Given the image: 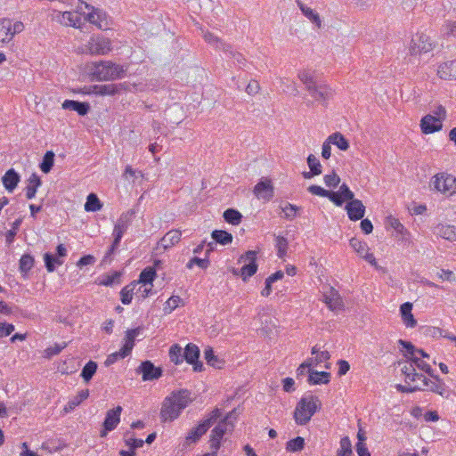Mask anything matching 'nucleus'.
I'll return each instance as SVG.
<instances>
[{"label":"nucleus","mask_w":456,"mask_h":456,"mask_svg":"<svg viewBox=\"0 0 456 456\" xmlns=\"http://www.w3.org/2000/svg\"><path fill=\"white\" fill-rule=\"evenodd\" d=\"M298 79L305 86L309 95L322 104L332 97L331 88L324 82L318 80L314 74L309 70H300L297 74Z\"/></svg>","instance_id":"obj_1"},{"label":"nucleus","mask_w":456,"mask_h":456,"mask_svg":"<svg viewBox=\"0 0 456 456\" xmlns=\"http://www.w3.org/2000/svg\"><path fill=\"white\" fill-rule=\"evenodd\" d=\"M191 393L183 389L178 392H173L167 397L162 404L160 417L163 421H172L177 419L181 411L187 407L191 402Z\"/></svg>","instance_id":"obj_2"},{"label":"nucleus","mask_w":456,"mask_h":456,"mask_svg":"<svg viewBox=\"0 0 456 456\" xmlns=\"http://www.w3.org/2000/svg\"><path fill=\"white\" fill-rule=\"evenodd\" d=\"M126 67L110 61H101L92 64L90 75L96 81L117 80L125 77Z\"/></svg>","instance_id":"obj_3"},{"label":"nucleus","mask_w":456,"mask_h":456,"mask_svg":"<svg viewBox=\"0 0 456 456\" xmlns=\"http://www.w3.org/2000/svg\"><path fill=\"white\" fill-rule=\"evenodd\" d=\"M322 407L320 399L313 395L301 397L294 411V419L297 425L305 426Z\"/></svg>","instance_id":"obj_4"},{"label":"nucleus","mask_w":456,"mask_h":456,"mask_svg":"<svg viewBox=\"0 0 456 456\" xmlns=\"http://www.w3.org/2000/svg\"><path fill=\"white\" fill-rule=\"evenodd\" d=\"M135 216V210L129 209L126 212H124L120 215L119 218L118 219L114 229L112 235L114 237V240L106 253L104 258H107L110 256L113 252L118 249L120 244V240L124 235V233L126 232L130 224H132V220Z\"/></svg>","instance_id":"obj_5"},{"label":"nucleus","mask_w":456,"mask_h":456,"mask_svg":"<svg viewBox=\"0 0 456 456\" xmlns=\"http://www.w3.org/2000/svg\"><path fill=\"white\" fill-rule=\"evenodd\" d=\"M222 416L220 409L216 408L210 411L206 418L195 428H191L187 434L185 440L188 444L196 443L206 434L208 428Z\"/></svg>","instance_id":"obj_6"},{"label":"nucleus","mask_w":456,"mask_h":456,"mask_svg":"<svg viewBox=\"0 0 456 456\" xmlns=\"http://www.w3.org/2000/svg\"><path fill=\"white\" fill-rule=\"evenodd\" d=\"M82 52L91 55H105L112 49L111 41L103 36H93L82 45Z\"/></svg>","instance_id":"obj_7"},{"label":"nucleus","mask_w":456,"mask_h":456,"mask_svg":"<svg viewBox=\"0 0 456 456\" xmlns=\"http://www.w3.org/2000/svg\"><path fill=\"white\" fill-rule=\"evenodd\" d=\"M434 189L445 195L456 193V177L447 173H439L433 177Z\"/></svg>","instance_id":"obj_8"},{"label":"nucleus","mask_w":456,"mask_h":456,"mask_svg":"<svg viewBox=\"0 0 456 456\" xmlns=\"http://www.w3.org/2000/svg\"><path fill=\"white\" fill-rule=\"evenodd\" d=\"M433 46V42L428 36L417 33L411 39L409 51L411 55H417L432 51Z\"/></svg>","instance_id":"obj_9"},{"label":"nucleus","mask_w":456,"mask_h":456,"mask_svg":"<svg viewBox=\"0 0 456 456\" xmlns=\"http://www.w3.org/2000/svg\"><path fill=\"white\" fill-rule=\"evenodd\" d=\"M233 428V423L223 419L211 431L210 436V448L218 451L220 448V442L224 435Z\"/></svg>","instance_id":"obj_10"},{"label":"nucleus","mask_w":456,"mask_h":456,"mask_svg":"<svg viewBox=\"0 0 456 456\" xmlns=\"http://www.w3.org/2000/svg\"><path fill=\"white\" fill-rule=\"evenodd\" d=\"M350 247L357 253V255L370 263L371 265L376 266L377 261L372 253L370 252V248L367 243L360 240L357 238H352L349 241Z\"/></svg>","instance_id":"obj_11"},{"label":"nucleus","mask_w":456,"mask_h":456,"mask_svg":"<svg viewBox=\"0 0 456 456\" xmlns=\"http://www.w3.org/2000/svg\"><path fill=\"white\" fill-rule=\"evenodd\" d=\"M81 4H84L85 8L90 11L87 14H85V20L97 26L101 29H102L104 27L108 25L106 21L105 12H103L100 9H95L94 7L87 4L86 3H81Z\"/></svg>","instance_id":"obj_12"},{"label":"nucleus","mask_w":456,"mask_h":456,"mask_svg":"<svg viewBox=\"0 0 456 456\" xmlns=\"http://www.w3.org/2000/svg\"><path fill=\"white\" fill-rule=\"evenodd\" d=\"M53 20L64 26L79 28L81 25V14L78 12H58Z\"/></svg>","instance_id":"obj_13"},{"label":"nucleus","mask_w":456,"mask_h":456,"mask_svg":"<svg viewBox=\"0 0 456 456\" xmlns=\"http://www.w3.org/2000/svg\"><path fill=\"white\" fill-rule=\"evenodd\" d=\"M122 411L121 406H117L114 409L109 410L103 422L104 429L101 431V436H105L108 432L116 428L120 421V414Z\"/></svg>","instance_id":"obj_14"},{"label":"nucleus","mask_w":456,"mask_h":456,"mask_svg":"<svg viewBox=\"0 0 456 456\" xmlns=\"http://www.w3.org/2000/svg\"><path fill=\"white\" fill-rule=\"evenodd\" d=\"M253 192L259 200L269 201L273 197L274 189L270 179L265 178L259 181L254 187Z\"/></svg>","instance_id":"obj_15"},{"label":"nucleus","mask_w":456,"mask_h":456,"mask_svg":"<svg viewBox=\"0 0 456 456\" xmlns=\"http://www.w3.org/2000/svg\"><path fill=\"white\" fill-rule=\"evenodd\" d=\"M136 371L142 373L143 381L158 379L162 375V370L155 367L151 361L142 362Z\"/></svg>","instance_id":"obj_16"},{"label":"nucleus","mask_w":456,"mask_h":456,"mask_svg":"<svg viewBox=\"0 0 456 456\" xmlns=\"http://www.w3.org/2000/svg\"><path fill=\"white\" fill-rule=\"evenodd\" d=\"M443 127V122L439 118L431 114L424 116L420 120V128L422 133L428 134L440 131Z\"/></svg>","instance_id":"obj_17"},{"label":"nucleus","mask_w":456,"mask_h":456,"mask_svg":"<svg viewBox=\"0 0 456 456\" xmlns=\"http://www.w3.org/2000/svg\"><path fill=\"white\" fill-rule=\"evenodd\" d=\"M323 301L331 311H341L345 306L340 294L333 288L323 294Z\"/></svg>","instance_id":"obj_18"},{"label":"nucleus","mask_w":456,"mask_h":456,"mask_svg":"<svg viewBox=\"0 0 456 456\" xmlns=\"http://www.w3.org/2000/svg\"><path fill=\"white\" fill-rule=\"evenodd\" d=\"M346 210L351 221L361 220L365 215V206L357 199L349 201L346 205Z\"/></svg>","instance_id":"obj_19"},{"label":"nucleus","mask_w":456,"mask_h":456,"mask_svg":"<svg viewBox=\"0 0 456 456\" xmlns=\"http://www.w3.org/2000/svg\"><path fill=\"white\" fill-rule=\"evenodd\" d=\"M434 234L450 241L456 240V226L446 224H438L434 227Z\"/></svg>","instance_id":"obj_20"},{"label":"nucleus","mask_w":456,"mask_h":456,"mask_svg":"<svg viewBox=\"0 0 456 456\" xmlns=\"http://www.w3.org/2000/svg\"><path fill=\"white\" fill-rule=\"evenodd\" d=\"M437 75L444 80L456 79V60L445 61L439 65Z\"/></svg>","instance_id":"obj_21"},{"label":"nucleus","mask_w":456,"mask_h":456,"mask_svg":"<svg viewBox=\"0 0 456 456\" xmlns=\"http://www.w3.org/2000/svg\"><path fill=\"white\" fill-rule=\"evenodd\" d=\"M432 378L434 380L429 379L428 387H427L426 389L436 393L442 396L448 397L450 391L443 379H440L437 375H434Z\"/></svg>","instance_id":"obj_22"},{"label":"nucleus","mask_w":456,"mask_h":456,"mask_svg":"<svg viewBox=\"0 0 456 456\" xmlns=\"http://www.w3.org/2000/svg\"><path fill=\"white\" fill-rule=\"evenodd\" d=\"M62 109L74 110L80 116H85L90 110L88 102H81L74 100H65L61 104Z\"/></svg>","instance_id":"obj_23"},{"label":"nucleus","mask_w":456,"mask_h":456,"mask_svg":"<svg viewBox=\"0 0 456 456\" xmlns=\"http://www.w3.org/2000/svg\"><path fill=\"white\" fill-rule=\"evenodd\" d=\"M20 180V175L13 168L7 170L2 177V183L9 192H12L17 187Z\"/></svg>","instance_id":"obj_24"},{"label":"nucleus","mask_w":456,"mask_h":456,"mask_svg":"<svg viewBox=\"0 0 456 456\" xmlns=\"http://www.w3.org/2000/svg\"><path fill=\"white\" fill-rule=\"evenodd\" d=\"M411 310L412 304L410 302L403 303L400 306V313L403 322L406 327L414 328L417 325V321L415 320L413 314H411Z\"/></svg>","instance_id":"obj_25"},{"label":"nucleus","mask_w":456,"mask_h":456,"mask_svg":"<svg viewBox=\"0 0 456 456\" xmlns=\"http://www.w3.org/2000/svg\"><path fill=\"white\" fill-rule=\"evenodd\" d=\"M141 332H142V328H140V327L126 330V336H125V343L122 346L123 354H131V352L134 348V339L138 335L141 334Z\"/></svg>","instance_id":"obj_26"},{"label":"nucleus","mask_w":456,"mask_h":456,"mask_svg":"<svg viewBox=\"0 0 456 456\" xmlns=\"http://www.w3.org/2000/svg\"><path fill=\"white\" fill-rule=\"evenodd\" d=\"M181 236V231L171 230L162 237L160 240V244L164 248H171L180 241Z\"/></svg>","instance_id":"obj_27"},{"label":"nucleus","mask_w":456,"mask_h":456,"mask_svg":"<svg viewBox=\"0 0 456 456\" xmlns=\"http://www.w3.org/2000/svg\"><path fill=\"white\" fill-rule=\"evenodd\" d=\"M309 375L307 381L311 385L328 384L330 382V374L326 371L308 370Z\"/></svg>","instance_id":"obj_28"},{"label":"nucleus","mask_w":456,"mask_h":456,"mask_svg":"<svg viewBox=\"0 0 456 456\" xmlns=\"http://www.w3.org/2000/svg\"><path fill=\"white\" fill-rule=\"evenodd\" d=\"M204 40L217 50L228 51L229 45L209 31H202Z\"/></svg>","instance_id":"obj_29"},{"label":"nucleus","mask_w":456,"mask_h":456,"mask_svg":"<svg viewBox=\"0 0 456 456\" xmlns=\"http://www.w3.org/2000/svg\"><path fill=\"white\" fill-rule=\"evenodd\" d=\"M89 396V390L83 389L80 390L77 395L69 399L67 404L64 406V411L66 413L70 412L76 407H77L83 401H85Z\"/></svg>","instance_id":"obj_30"},{"label":"nucleus","mask_w":456,"mask_h":456,"mask_svg":"<svg viewBox=\"0 0 456 456\" xmlns=\"http://www.w3.org/2000/svg\"><path fill=\"white\" fill-rule=\"evenodd\" d=\"M41 185V179L36 174L33 173L28 178V184L26 187V197L28 200L33 199L36 196L37 188Z\"/></svg>","instance_id":"obj_31"},{"label":"nucleus","mask_w":456,"mask_h":456,"mask_svg":"<svg viewBox=\"0 0 456 456\" xmlns=\"http://www.w3.org/2000/svg\"><path fill=\"white\" fill-rule=\"evenodd\" d=\"M404 382L411 385L419 384V387H428L429 379L421 373H418L417 371L408 374L407 377L404 378Z\"/></svg>","instance_id":"obj_32"},{"label":"nucleus","mask_w":456,"mask_h":456,"mask_svg":"<svg viewBox=\"0 0 456 456\" xmlns=\"http://www.w3.org/2000/svg\"><path fill=\"white\" fill-rule=\"evenodd\" d=\"M123 87L122 84L115 85V84H107V85H100L95 86L94 90L95 94L101 95H115L119 93V90Z\"/></svg>","instance_id":"obj_33"},{"label":"nucleus","mask_w":456,"mask_h":456,"mask_svg":"<svg viewBox=\"0 0 456 456\" xmlns=\"http://www.w3.org/2000/svg\"><path fill=\"white\" fill-rule=\"evenodd\" d=\"M298 6L303 14L307 19H309L313 23H314L318 28L322 27V20L320 18V15L314 10L300 2H298Z\"/></svg>","instance_id":"obj_34"},{"label":"nucleus","mask_w":456,"mask_h":456,"mask_svg":"<svg viewBox=\"0 0 456 456\" xmlns=\"http://www.w3.org/2000/svg\"><path fill=\"white\" fill-rule=\"evenodd\" d=\"M156 277V270L153 267H146L142 271L139 276V280L136 281L138 285L140 283L143 284V286L152 285V282Z\"/></svg>","instance_id":"obj_35"},{"label":"nucleus","mask_w":456,"mask_h":456,"mask_svg":"<svg viewBox=\"0 0 456 456\" xmlns=\"http://www.w3.org/2000/svg\"><path fill=\"white\" fill-rule=\"evenodd\" d=\"M200 357V349L194 344H188L183 351V359L188 363H194Z\"/></svg>","instance_id":"obj_36"},{"label":"nucleus","mask_w":456,"mask_h":456,"mask_svg":"<svg viewBox=\"0 0 456 456\" xmlns=\"http://www.w3.org/2000/svg\"><path fill=\"white\" fill-rule=\"evenodd\" d=\"M137 286L138 282L133 281L121 289L120 299L124 305H129L132 302L133 295Z\"/></svg>","instance_id":"obj_37"},{"label":"nucleus","mask_w":456,"mask_h":456,"mask_svg":"<svg viewBox=\"0 0 456 456\" xmlns=\"http://www.w3.org/2000/svg\"><path fill=\"white\" fill-rule=\"evenodd\" d=\"M0 35L4 36L0 41L2 43L10 42L12 38V21L9 19H3L0 20Z\"/></svg>","instance_id":"obj_38"},{"label":"nucleus","mask_w":456,"mask_h":456,"mask_svg":"<svg viewBox=\"0 0 456 456\" xmlns=\"http://www.w3.org/2000/svg\"><path fill=\"white\" fill-rule=\"evenodd\" d=\"M329 143L336 145L341 151H346L349 148L348 141L340 133H334L328 137Z\"/></svg>","instance_id":"obj_39"},{"label":"nucleus","mask_w":456,"mask_h":456,"mask_svg":"<svg viewBox=\"0 0 456 456\" xmlns=\"http://www.w3.org/2000/svg\"><path fill=\"white\" fill-rule=\"evenodd\" d=\"M102 208V204L101 203L97 195L94 193H90L86 198L85 210L88 212H96L99 211Z\"/></svg>","instance_id":"obj_40"},{"label":"nucleus","mask_w":456,"mask_h":456,"mask_svg":"<svg viewBox=\"0 0 456 456\" xmlns=\"http://www.w3.org/2000/svg\"><path fill=\"white\" fill-rule=\"evenodd\" d=\"M212 239L221 245H227L232 241V235L226 231L215 230L212 232Z\"/></svg>","instance_id":"obj_41"},{"label":"nucleus","mask_w":456,"mask_h":456,"mask_svg":"<svg viewBox=\"0 0 456 456\" xmlns=\"http://www.w3.org/2000/svg\"><path fill=\"white\" fill-rule=\"evenodd\" d=\"M54 153L52 151H48L43 157V160L40 163V169L43 173L48 174L53 167L54 163Z\"/></svg>","instance_id":"obj_42"},{"label":"nucleus","mask_w":456,"mask_h":456,"mask_svg":"<svg viewBox=\"0 0 456 456\" xmlns=\"http://www.w3.org/2000/svg\"><path fill=\"white\" fill-rule=\"evenodd\" d=\"M224 220L233 225L239 224L242 219V215L236 209L228 208L223 215Z\"/></svg>","instance_id":"obj_43"},{"label":"nucleus","mask_w":456,"mask_h":456,"mask_svg":"<svg viewBox=\"0 0 456 456\" xmlns=\"http://www.w3.org/2000/svg\"><path fill=\"white\" fill-rule=\"evenodd\" d=\"M289 242L283 236L275 237V248L277 249V256L279 258L283 259L287 254Z\"/></svg>","instance_id":"obj_44"},{"label":"nucleus","mask_w":456,"mask_h":456,"mask_svg":"<svg viewBox=\"0 0 456 456\" xmlns=\"http://www.w3.org/2000/svg\"><path fill=\"white\" fill-rule=\"evenodd\" d=\"M97 363L94 361H89L82 369L81 377L86 382L92 379L93 376L97 370Z\"/></svg>","instance_id":"obj_45"},{"label":"nucleus","mask_w":456,"mask_h":456,"mask_svg":"<svg viewBox=\"0 0 456 456\" xmlns=\"http://www.w3.org/2000/svg\"><path fill=\"white\" fill-rule=\"evenodd\" d=\"M169 358L176 365L182 363L183 361V348L177 344L173 345L169 349Z\"/></svg>","instance_id":"obj_46"},{"label":"nucleus","mask_w":456,"mask_h":456,"mask_svg":"<svg viewBox=\"0 0 456 456\" xmlns=\"http://www.w3.org/2000/svg\"><path fill=\"white\" fill-rule=\"evenodd\" d=\"M44 261L45 264L46 270L49 273H52L55 270V265H61L63 264V260H61L58 256H54L50 253H45L44 255Z\"/></svg>","instance_id":"obj_47"},{"label":"nucleus","mask_w":456,"mask_h":456,"mask_svg":"<svg viewBox=\"0 0 456 456\" xmlns=\"http://www.w3.org/2000/svg\"><path fill=\"white\" fill-rule=\"evenodd\" d=\"M409 361H411L414 366L419 368V370L428 373L430 377H434L433 369L431 366L427 363L423 359H420L418 355H414Z\"/></svg>","instance_id":"obj_48"},{"label":"nucleus","mask_w":456,"mask_h":456,"mask_svg":"<svg viewBox=\"0 0 456 456\" xmlns=\"http://www.w3.org/2000/svg\"><path fill=\"white\" fill-rule=\"evenodd\" d=\"M304 446H305L304 438L301 436H297V437L287 442L286 450L288 452H297L302 451L304 449Z\"/></svg>","instance_id":"obj_49"},{"label":"nucleus","mask_w":456,"mask_h":456,"mask_svg":"<svg viewBox=\"0 0 456 456\" xmlns=\"http://www.w3.org/2000/svg\"><path fill=\"white\" fill-rule=\"evenodd\" d=\"M398 343L402 346V352L408 360L416 354L417 348L412 345V343L403 339H399Z\"/></svg>","instance_id":"obj_50"},{"label":"nucleus","mask_w":456,"mask_h":456,"mask_svg":"<svg viewBox=\"0 0 456 456\" xmlns=\"http://www.w3.org/2000/svg\"><path fill=\"white\" fill-rule=\"evenodd\" d=\"M204 356L208 364L213 367L221 368L222 362L215 355L212 347H207L205 349Z\"/></svg>","instance_id":"obj_51"},{"label":"nucleus","mask_w":456,"mask_h":456,"mask_svg":"<svg viewBox=\"0 0 456 456\" xmlns=\"http://www.w3.org/2000/svg\"><path fill=\"white\" fill-rule=\"evenodd\" d=\"M34 265V258L28 255H23L20 259V270L21 273H28Z\"/></svg>","instance_id":"obj_52"},{"label":"nucleus","mask_w":456,"mask_h":456,"mask_svg":"<svg viewBox=\"0 0 456 456\" xmlns=\"http://www.w3.org/2000/svg\"><path fill=\"white\" fill-rule=\"evenodd\" d=\"M352 449H351V442L350 439L346 436L340 440V448L338 451V456H351Z\"/></svg>","instance_id":"obj_53"},{"label":"nucleus","mask_w":456,"mask_h":456,"mask_svg":"<svg viewBox=\"0 0 456 456\" xmlns=\"http://www.w3.org/2000/svg\"><path fill=\"white\" fill-rule=\"evenodd\" d=\"M307 164H308V167L310 168V170L312 172H314V174L319 175L322 174V165L319 161V159L313 154H310L308 157H307Z\"/></svg>","instance_id":"obj_54"},{"label":"nucleus","mask_w":456,"mask_h":456,"mask_svg":"<svg viewBox=\"0 0 456 456\" xmlns=\"http://www.w3.org/2000/svg\"><path fill=\"white\" fill-rule=\"evenodd\" d=\"M256 263L245 264L240 269L241 277L243 281H246L248 278L253 276L256 273Z\"/></svg>","instance_id":"obj_55"},{"label":"nucleus","mask_w":456,"mask_h":456,"mask_svg":"<svg viewBox=\"0 0 456 456\" xmlns=\"http://www.w3.org/2000/svg\"><path fill=\"white\" fill-rule=\"evenodd\" d=\"M22 223V220L20 218L19 219H16L12 224V229L7 231L6 234H5V239H6V242L8 244H11L13 240H14V237L16 236L17 234V231L19 230L20 224Z\"/></svg>","instance_id":"obj_56"},{"label":"nucleus","mask_w":456,"mask_h":456,"mask_svg":"<svg viewBox=\"0 0 456 456\" xmlns=\"http://www.w3.org/2000/svg\"><path fill=\"white\" fill-rule=\"evenodd\" d=\"M67 346V343L63 342L61 344H55L53 346H50L45 350V357L51 358L54 355L59 354L65 347Z\"/></svg>","instance_id":"obj_57"},{"label":"nucleus","mask_w":456,"mask_h":456,"mask_svg":"<svg viewBox=\"0 0 456 456\" xmlns=\"http://www.w3.org/2000/svg\"><path fill=\"white\" fill-rule=\"evenodd\" d=\"M395 388L398 392L401 393H413L416 391H424V387H419V384L411 385L405 383L404 385L397 384Z\"/></svg>","instance_id":"obj_58"},{"label":"nucleus","mask_w":456,"mask_h":456,"mask_svg":"<svg viewBox=\"0 0 456 456\" xmlns=\"http://www.w3.org/2000/svg\"><path fill=\"white\" fill-rule=\"evenodd\" d=\"M182 298L179 296H172L166 302V305L164 307V311L167 314H170L174 311L181 303Z\"/></svg>","instance_id":"obj_59"},{"label":"nucleus","mask_w":456,"mask_h":456,"mask_svg":"<svg viewBox=\"0 0 456 456\" xmlns=\"http://www.w3.org/2000/svg\"><path fill=\"white\" fill-rule=\"evenodd\" d=\"M194 265H197L201 269H207L209 265V261L208 258H200L195 256L187 263L186 267L188 269H191Z\"/></svg>","instance_id":"obj_60"},{"label":"nucleus","mask_w":456,"mask_h":456,"mask_svg":"<svg viewBox=\"0 0 456 456\" xmlns=\"http://www.w3.org/2000/svg\"><path fill=\"white\" fill-rule=\"evenodd\" d=\"M128 354H123V348L121 347L119 351L112 353L108 355L107 359L104 362L105 366H110L115 363L118 359H123L126 357Z\"/></svg>","instance_id":"obj_61"},{"label":"nucleus","mask_w":456,"mask_h":456,"mask_svg":"<svg viewBox=\"0 0 456 456\" xmlns=\"http://www.w3.org/2000/svg\"><path fill=\"white\" fill-rule=\"evenodd\" d=\"M326 186L336 188L340 183V177L335 173L325 175L323 177Z\"/></svg>","instance_id":"obj_62"},{"label":"nucleus","mask_w":456,"mask_h":456,"mask_svg":"<svg viewBox=\"0 0 456 456\" xmlns=\"http://www.w3.org/2000/svg\"><path fill=\"white\" fill-rule=\"evenodd\" d=\"M227 49H228V51H224V52L230 58L233 59L240 66L245 64L246 60L240 53L232 50V47L230 45Z\"/></svg>","instance_id":"obj_63"},{"label":"nucleus","mask_w":456,"mask_h":456,"mask_svg":"<svg viewBox=\"0 0 456 456\" xmlns=\"http://www.w3.org/2000/svg\"><path fill=\"white\" fill-rule=\"evenodd\" d=\"M307 190L313 195H317V196L326 197V198H328L330 193V191H327L319 185H310Z\"/></svg>","instance_id":"obj_64"}]
</instances>
